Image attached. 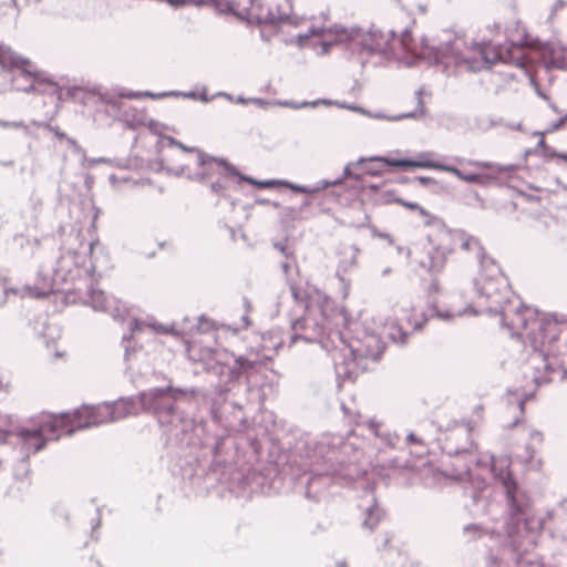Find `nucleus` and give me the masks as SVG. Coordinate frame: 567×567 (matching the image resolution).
<instances>
[{
  "label": "nucleus",
  "mask_w": 567,
  "mask_h": 567,
  "mask_svg": "<svg viewBox=\"0 0 567 567\" xmlns=\"http://www.w3.org/2000/svg\"><path fill=\"white\" fill-rule=\"evenodd\" d=\"M384 514V511L379 506L378 502L373 498V503L365 509V517L362 522V527L368 530H373L381 522Z\"/></svg>",
  "instance_id": "25"
},
{
  "label": "nucleus",
  "mask_w": 567,
  "mask_h": 567,
  "mask_svg": "<svg viewBox=\"0 0 567 567\" xmlns=\"http://www.w3.org/2000/svg\"><path fill=\"white\" fill-rule=\"evenodd\" d=\"M526 318L528 321L527 328L525 330L530 329L528 334L534 336V339H537V336L542 338V342L553 343L558 339L559 328L558 323L564 322V318H559L558 315H546L542 318L538 317L537 310H533L532 312L526 313ZM522 328V326H518ZM517 329V327L515 328ZM524 329V327H523Z\"/></svg>",
  "instance_id": "10"
},
{
  "label": "nucleus",
  "mask_w": 567,
  "mask_h": 567,
  "mask_svg": "<svg viewBox=\"0 0 567 567\" xmlns=\"http://www.w3.org/2000/svg\"><path fill=\"white\" fill-rule=\"evenodd\" d=\"M564 125L565 124L563 123V121L560 118H558L553 124H550V126L547 128L546 133L558 131V130L563 128Z\"/></svg>",
  "instance_id": "59"
},
{
  "label": "nucleus",
  "mask_w": 567,
  "mask_h": 567,
  "mask_svg": "<svg viewBox=\"0 0 567 567\" xmlns=\"http://www.w3.org/2000/svg\"><path fill=\"white\" fill-rule=\"evenodd\" d=\"M424 94V89L423 87H420L415 91V97H416V109L411 111V112H408V113H401V114H398V115H393V116H385L383 113L379 112V113H375V114H372L370 111H369V114H367L368 116L370 117H373V118H378V120H388V121H391V122H396V121H401L403 118H413V120H420L422 118L426 111H425V105H424V102L422 100V95Z\"/></svg>",
  "instance_id": "20"
},
{
  "label": "nucleus",
  "mask_w": 567,
  "mask_h": 567,
  "mask_svg": "<svg viewBox=\"0 0 567 567\" xmlns=\"http://www.w3.org/2000/svg\"><path fill=\"white\" fill-rule=\"evenodd\" d=\"M114 422V410L109 402L103 404L76 409L73 414L61 413L59 415H47L42 419L39 425L27 429L22 427L16 434L4 432L0 436L1 443L10 442V439L16 435L19 442L22 443V449L32 453L43 450L48 441H55L60 437V431L65 432L71 436L78 430H84L92 426ZM30 453H25L21 458V465L24 467L23 474L16 472V476L22 480L28 473L25 467Z\"/></svg>",
  "instance_id": "2"
},
{
  "label": "nucleus",
  "mask_w": 567,
  "mask_h": 567,
  "mask_svg": "<svg viewBox=\"0 0 567 567\" xmlns=\"http://www.w3.org/2000/svg\"><path fill=\"white\" fill-rule=\"evenodd\" d=\"M390 337L393 341L404 344L408 341L409 333L402 328L398 327L393 328V331H391Z\"/></svg>",
  "instance_id": "44"
},
{
  "label": "nucleus",
  "mask_w": 567,
  "mask_h": 567,
  "mask_svg": "<svg viewBox=\"0 0 567 567\" xmlns=\"http://www.w3.org/2000/svg\"><path fill=\"white\" fill-rule=\"evenodd\" d=\"M385 349L384 343L377 333H365L362 340L344 346L333 354V364L338 378L353 379L355 369L364 370L363 360L378 361Z\"/></svg>",
  "instance_id": "6"
},
{
  "label": "nucleus",
  "mask_w": 567,
  "mask_h": 567,
  "mask_svg": "<svg viewBox=\"0 0 567 567\" xmlns=\"http://www.w3.org/2000/svg\"><path fill=\"white\" fill-rule=\"evenodd\" d=\"M405 169L421 168V159H411L405 157Z\"/></svg>",
  "instance_id": "55"
},
{
  "label": "nucleus",
  "mask_w": 567,
  "mask_h": 567,
  "mask_svg": "<svg viewBox=\"0 0 567 567\" xmlns=\"http://www.w3.org/2000/svg\"><path fill=\"white\" fill-rule=\"evenodd\" d=\"M288 10H282L281 6H277V12L272 11L271 9H268L266 14H262L261 12H258L254 16H250L252 24L257 25H275L279 27L284 23H287L290 21V13H291V4L289 3V0H286Z\"/></svg>",
  "instance_id": "18"
},
{
  "label": "nucleus",
  "mask_w": 567,
  "mask_h": 567,
  "mask_svg": "<svg viewBox=\"0 0 567 567\" xmlns=\"http://www.w3.org/2000/svg\"><path fill=\"white\" fill-rule=\"evenodd\" d=\"M209 188L213 194L223 196L224 190L226 189V186L223 183H220L219 181H216V182L210 183Z\"/></svg>",
  "instance_id": "50"
},
{
  "label": "nucleus",
  "mask_w": 567,
  "mask_h": 567,
  "mask_svg": "<svg viewBox=\"0 0 567 567\" xmlns=\"http://www.w3.org/2000/svg\"><path fill=\"white\" fill-rule=\"evenodd\" d=\"M334 104L338 105L339 107L351 110V111H354V112H358L361 114H369L368 110H365L361 106H358V105L347 104L344 102L343 103L334 102Z\"/></svg>",
  "instance_id": "49"
},
{
  "label": "nucleus",
  "mask_w": 567,
  "mask_h": 567,
  "mask_svg": "<svg viewBox=\"0 0 567 567\" xmlns=\"http://www.w3.org/2000/svg\"><path fill=\"white\" fill-rule=\"evenodd\" d=\"M143 352L142 347H124V362L126 364L125 372L127 373L133 368V361Z\"/></svg>",
  "instance_id": "31"
},
{
  "label": "nucleus",
  "mask_w": 567,
  "mask_h": 567,
  "mask_svg": "<svg viewBox=\"0 0 567 567\" xmlns=\"http://www.w3.org/2000/svg\"><path fill=\"white\" fill-rule=\"evenodd\" d=\"M470 503L466 504L473 516H484L489 514V489L485 484L475 486L470 496Z\"/></svg>",
  "instance_id": "17"
},
{
  "label": "nucleus",
  "mask_w": 567,
  "mask_h": 567,
  "mask_svg": "<svg viewBox=\"0 0 567 567\" xmlns=\"http://www.w3.org/2000/svg\"><path fill=\"white\" fill-rule=\"evenodd\" d=\"M293 264H295V260H292V259H287L286 261L281 262L280 267L287 277H288L289 270L292 268Z\"/></svg>",
  "instance_id": "58"
},
{
  "label": "nucleus",
  "mask_w": 567,
  "mask_h": 567,
  "mask_svg": "<svg viewBox=\"0 0 567 567\" xmlns=\"http://www.w3.org/2000/svg\"><path fill=\"white\" fill-rule=\"evenodd\" d=\"M31 61L14 53L10 48L0 44V66L13 73L11 79L16 90L22 92L37 91L35 84L43 81V73L29 69Z\"/></svg>",
  "instance_id": "8"
},
{
  "label": "nucleus",
  "mask_w": 567,
  "mask_h": 567,
  "mask_svg": "<svg viewBox=\"0 0 567 567\" xmlns=\"http://www.w3.org/2000/svg\"><path fill=\"white\" fill-rule=\"evenodd\" d=\"M144 97H150L152 100H161L168 96H177V93H174V91H167V92H161V93H154L151 91H143Z\"/></svg>",
  "instance_id": "47"
},
{
  "label": "nucleus",
  "mask_w": 567,
  "mask_h": 567,
  "mask_svg": "<svg viewBox=\"0 0 567 567\" xmlns=\"http://www.w3.org/2000/svg\"><path fill=\"white\" fill-rule=\"evenodd\" d=\"M415 179L423 186H437L439 183L432 178V177H427V176H417L415 177Z\"/></svg>",
  "instance_id": "52"
},
{
  "label": "nucleus",
  "mask_w": 567,
  "mask_h": 567,
  "mask_svg": "<svg viewBox=\"0 0 567 567\" xmlns=\"http://www.w3.org/2000/svg\"><path fill=\"white\" fill-rule=\"evenodd\" d=\"M369 429L377 435L380 436L389 446H395L399 435L396 433L381 431V424L375 420H370Z\"/></svg>",
  "instance_id": "28"
},
{
  "label": "nucleus",
  "mask_w": 567,
  "mask_h": 567,
  "mask_svg": "<svg viewBox=\"0 0 567 567\" xmlns=\"http://www.w3.org/2000/svg\"><path fill=\"white\" fill-rule=\"evenodd\" d=\"M217 329V323L205 315L198 317L197 330L200 333H207Z\"/></svg>",
  "instance_id": "35"
},
{
  "label": "nucleus",
  "mask_w": 567,
  "mask_h": 567,
  "mask_svg": "<svg viewBox=\"0 0 567 567\" xmlns=\"http://www.w3.org/2000/svg\"><path fill=\"white\" fill-rule=\"evenodd\" d=\"M394 203L402 205L411 210H417L422 216H429V213L425 208H423L421 205H419L415 202H408L401 197H395L393 199Z\"/></svg>",
  "instance_id": "41"
},
{
  "label": "nucleus",
  "mask_w": 567,
  "mask_h": 567,
  "mask_svg": "<svg viewBox=\"0 0 567 567\" xmlns=\"http://www.w3.org/2000/svg\"><path fill=\"white\" fill-rule=\"evenodd\" d=\"M145 326H146V323L143 322L142 320H140L137 318H132L128 323L130 334L128 336L124 334L122 337V341L123 342L130 341L132 339L133 334L136 332L143 331Z\"/></svg>",
  "instance_id": "37"
},
{
  "label": "nucleus",
  "mask_w": 567,
  "mask_h": 567,
  "mask_svg": "<svg viewBox=\"0 0 567 567\" xmlns=\"http://www.w3.org/2000/svg\"><path fill=\"white\" fill-rule=\"evenodd\" d=\"M380 537L381 540L379 543V547L385 548L388 544L391 542L392 535L390 533H384Z\"/></svg>",
  "instance_id": "57"
},
{
  "label": "nucleus",
  "mask_w": 567,
  "mask_h": 567,
  "mask_svg": "<svg viewBox=\"0 0 567 567\" xmlns=\"http://www.w3.org/2000/svg\"><path fill=\"white\" fill-rule=\"evenodd\" d=\"M165 140L167 141L169 146H176V147L181 148L183 152H187V153L196 152L197 153V165H199V154L204 153L203 151H200L197 147H189L187 145H184L182 142H179L178 140H176L173 136H166Z\"/></svg>",
  "instance_id": "38"
},
{
  "label": "nucleus",
  "mask_w": 567,
  "mask_h": 567,
  "mask_svg": "<svg viewBox=\"0 0 567 567\" xmlns=\"http://www.w3.org/2000/svg\"><path fill=\"white\" fill-rule=\"evenodd\" d=\"M89 93L97 96L101 103L109 105L114 110H120L121 107L118 99L137 100L144 97L143 91H128L125 89H118L115 91V93H110L103 92L99 85L91 87Z\"/></svg>",
  "instance_id": "16"
},
{
  "label": "nucleus",
  "mask_w": 567,
  "mask_h": 567,
  "mask_svg": "<svg viewBox=\"0 0 567 567\" xmlns=\"http://www.w3.org/2000/svg\"><path fill=\"white\" fill-rule=\"evenodd\" d=\"M430 317H436V318H440L442 320H450L453 315L452 312L450 311H441L437 309V307L435 305H433L430 309Z\"/></svg>",
  "instance_id": "48"
},
{
  "label": "nucleus",
  "mask_w": 567,
  "mask_h": 567,
  "mask_svg": "<svg viewBox=\"0 0 567 567\" xmlns=\"http://www.w3.org/2000/svg\"><path fill=\"white\" fill-rule=\"evenodd\" d=\"M282 186L287 187L288 189H290L291 192L297 193V194L311 195L310 186H307V185H300V184H296V183H292L289 181H284Z\"/></svg>",
  "instance_id": "43"
},
{
  "label": "nucleus",
  "mask_w": 567,
  "mask_h": 567,
  "mask_svg": "<svg viewBox=\"0 0 567 567\" xmlns=\"http://www.w3.org/2000/svg\"><path fill=\"white\" fill-rule=\"evenodd\" d=\"M463 532L470 539H476L483 535V528L478 524H467L463 527Z\"/></svg>",
  "instance_id": "42"
},
{
  "label": "nucleus",
  "mask_w": 567,
  "mask_h": 567,
  "mask_svg": "<svg viewBox=\"0 0 567 567\" xmlns=\"http://www.w3.org/2000/svg\"><path fill=\"white\" fill-rule=\"evenodd\" d=\"M364 162H369V159L361 157L354 164H352V163L347 164L344 166V168H343V174H342V176L340 178H343V181L344 179L361 181L362 179V175L358 174V173H354L352 171V166H360Z\"/></svg>",
  "instance_id": "32"
},
{
  "label": "nucleus",
  "mask_w": 567,
  "mask_h": 567,
  "mask_svg": "<svg viewBox=\"0 0 567 567\" xmlns=\"http://www.w3.org/2000/svg\"><path fill=\"white\" fill-rule=\"evenodd\" d=\"M208 161H217L220 167L224 169L223 176L224 177H238L240 182H247L249 184H252L259 188H270L275 185H281L282 186V179H266V181H258L255 179L248 175L241 174L236 166L230 164L226 158L223 157H215L206 153L199 154V165H206Z\"/></svg>",
  "instance_id": "14"
},
{
  "label": "nucleus",
  "mask_w": 567,
  "mask_h": 567,
  "mask_svg": "<svg viewBox=\"0 0 567 567\" xmlns=\"http://www.w3.org/2000/svg\"><path fill=\"white\" fill-rule=\"evenodd\" d=\"M220 467V463L215 461L210 463L207 475H213L215 481H218L217 470Z\"/></svg>",
  "instance_id": "56"
},
{
  "label": "nucleus",
  "mask_w": 567,
  "mask_h": 567,
  "mask_svg": "<svg viewBox=\"0 0 567 567\" xmlns=\"http://www.w3.org/2000/svg\"><path fill=\"white\" fill-rule=\"evenodd\" d=\"M336 34L337 42H349L355 45L360 52L369 54H391L398 48L408 50L412 38V32L404 29L398 34L392 29L384 30L381 27L372 24L368 30L359 25L350 28L336 25L330 29Z\"/></svg>",
  "instance_id": "4"
},
{
  "label": "nucleus",
  "mask_w": 567,
  "mask_h": 567,
  "mask_svg": "<svg viewBox=\"0 0 567 567\" xmlns=\"http://www.w3.org/2000/svg\"><path fill=\"white\" fill-rule=\"evenodd\" d=\"M110 404L112 405V410H114V422L130 414H137L141 410L138 394L136 396L121 398Z\"/></svg>",
  "instance_id": "21"
},
{
  "label": "nucleus",
  "mask_w": 567,
  "mask_h": 567,
  "mask_svg": "<svg viewBox=\"0 0 567 567\" xmlns=\"http://www.w3.org/2000/svg\"><path fill=\"white\" fill-rule=\"evenodd\" d=\"M330 481V476L323 473H316L308 476L306 481V497L317 501L319 494L329 485Z\"/></svg>",
  "instance_id": "22"
},
{
  "label": "nucleus",
  "mask_w": 567,
  "mask_h": 567,
  "mask_svg": "<svg viewBox=\"0 0 567 567\" xmlns=\"http://www.w3.org/2000/svg\"><path fill=\"white\" fill-rule=\"evenodd\" d=\"M421 164H422L421 168H432V169L441 171V167H442V163L430 161V159L421 161Z\"/></svg>",
  "instance_id": "53"
},
{
  "label": "nucleus",
  "mask_w": 567,
  "mask_h": 567,
  "mask_svg": "<svg viewBox=\"0 0 567 567\" xmlns=\"http://www.w3.org/2000/svg\"><path fill=\"white\" fill-rule=\"evenodd\" d=\"M249 7L244 8L241 11H237L233 3L227 2L225 9L221 10L223 13L226 14H234L237 19L240 21L247 22V24H252L251 18H250V10L252 8H256L257 10L261 11V4L255 3V0H248Z\"/></svg>",
  "instance_id": "27"
},
{
  "label": "nucleus",
  "mask_w": 567,
  "mask_h": 567,
  "mask_svg": "<svg viewBox=\"0 0 567 567\" xmlns=\"http://www.w3.org/2000/svg\"><path fill=\"white\" fill-rule=\"evenodd\" d=\"M558 154H559V152H557L556 150H554L553 147H550L548 145L543 151V155L545 157H557Z\"/></svg>",
  "instance_id": "61"
},
{
  "label": "nucleus",
  "mask_w": 567,
  "mask_h": 567,
  "mask_svg": "<svg viewBox=\"0 0 567 567\" xmlns=\"http://www.w3.org/2000/svg\"><path fill=\"white\" fill-rule=\"evenodd\" d=\"M408 444H417L421 442V440L413 433H409L406 436Z\"/></svg>",
  "instance_id": "64"
},
{
  "label": "nucleus",
  "mask_w": 567,
  "mask_h": 567,
  "mask_svg": "<svg viewBox=\"0 0 567 567\" xmlns=\"http://www.w3.org/2000/svg\"><path fill=\"white\" fill-rule=\"evenodd\" d=\"M258 360H251L245 355H238L235 358V364L233 367L227 368V378L228 382L231 384H238V386H244L245 391L249 394L259 393L258 389H252L249 385L248 378L258 367Z\"/></svg>",
  "instance_id": "12"
},
{
  "label": "nucleus",
  "mask_w": 567,
  "mask_h": 567,
  "mask_svg": "<svg viewBox=\"0 0 567 567\" xmlns=\"http://www.w3.org/2000/svg\"><path fill=\"white\" fill-rule=\"evenodd\" d=\"M343 183V178H336L333 181L321 179L316 185L310 186L311 195L317 194L326 188L339 186Z\"/></svg>",
  "instance_id": "33"
},
{
  "label": "nucleus",
  "mask_w": 567,
  "mask_h": 567,
  "mask_svg": "<svg viewBox=\"0 0 567 567\" xmlns=\"http://www.w3.org/2000/svg\"><path fill=\"white\" fill-rule=\"evenodd\" d=\"M461 248L467 251H475L476 259L483 269L493 266L498 270L495 260L486 255L484 247L476 237L463 233Z\"/></svg>",
  "instance_id": "19"
},
{
  "label": "nucleus",
  "mask_w": 567,
  "mask_h": 567,
  "mask_svg": "<svg viewBox=\"0 0 567 567\" xmlns=\"http://www.w3.org/2000/svg\"><path fill=\"white\" fill-rule=\"evenodd\" d=\"M465 41L463 38L455 37L453 40L449 39L441 42L439 45H429L425 41L422 42L423 56L432 64H455L468 65L473 70L471 60L463 54Z\"/></svg>",
  "instance_id": "9"
},
{
  "label": "nucleus",
  "mask_w": 567,
  "mask_h": 567,
  "mask_svg": "<svg viewBox=\"0 0 567 567\" xmlns=\"http://www.w3.org/2000/svg\"><path fill=\"white\" fill-rule=\"evenodd\" d=\"M445 260V251L434 247L427 252L426 258L420 262V266L432 275H437L443 270Z\"/></svg>",
  "instance_id": "23"
},
{
  "label": "nucleus",
  "mask_w": 567,
  "mask_h": 567,
  "mask_svg": "<svg viewBox=\"0 0 567 567\" xmlns=\"http://www.w3.org/2000/svg\"><path fill=\"white\" fill-rule=\"evenodd\" d=\"M320 103H323V104H327V105H331L332 104V102L330 100H317V101H313V102H302V103H296L293 101L279 102L280 105L288 106V107H291V109H301V107H307V106L315 107V106H317Z\"/></svg>",
  "instance_id": "36"
},
{
  "label": "nucleus",
  "mask_w": 567,
  "mask_h": 567,
  "mask_svg": "<svg viewBox=\"0 0 567 567\" xmlns=\"http://www.w3.org/2000/svg\"><path fill=\"white\" fill-rule=\"evenodd\" d=\"M465 437H466L465 444L462 446H454L451 442V439H449L443 446L444 453L451 457H453V456H457V457L473 456L474 451H475V445L472 441L468 440V437H470L468 432L465 433Z\"/></svg>",
  "instance_id": "24"
},
{
  "label": "nucleus",
  "mask_w": 567,
  "mask_h": 567,
  "mask_svg": "<svg viewBox=\"0 0 567 567\" xmlns=\"http://www.w3.org/2000/svg\"><path fill=\"white\" fill-rule=\"evenodd\" d=\"M474 286L480 300L484 299L487 302L486 311L489 315L501 316V324L511 330L522 326L527 328L528 321L526 318L527 312H532V308L519 305L512 306L508 282L505 277H487L475 279Z\"/></svg>",
  "instance_id": "5"
},
{
  "label": "nucleus",
  "mask_w": 567,
  "mask_h": 567,
  "mask_svg": "<svg viewBox=\"0 0 567 567\" xmlns=\"http://www.w3.org/2000/svg\"><path fill=\"white\" fill-rule=\"evenodd\" d=\"M87 293L90 305L95 311L110 313L115 321H124L126 310L121 307L114 297H109L103 290L95 289L92 286L89 288Z\"/></svg>",
  "instance_id": "15"
},
{
  "label": "nucleus",
  "mask_w": 567,
  "mask_h": 567,
  "mask_svg": "<svg viewBox=\"0 0 567 567\" xmlns=\"http://www.w3.org/2000/svg\"><path fill=\"white\" fill-rule=\"evenodd\" d=\"M527 44L526 35L522 37L518 41H508L499 44L492 59L487 54H483V60L494 64L496 62H505L518 68L525 66V56L523 54V47Z\"/></svg>",
  "instance_id": "13"
},
{
  "label": "nucleus",
  "mask_w": 567,
  "mask_h": 567,
  "mask_svg": "<svg viewBox=\"0 0 567 567\" xmlns=\"http://www.w3.org/2000/svg\"><path fill=\"white\" fill-rule=\"evenodd\" d=\"M315 32V29L311 28L310 32L308 33H300L297 35L296 42L299 47H303L305 43L309 40L310 34Z\"/></svg>",
  "instance_id": "54"
},
{
  "label": "nucleus",
  "mask_w": 567,
  "mask_h": 567,
  "mask_svg": "<svg viewBox=\"0 0 567 567\" xmlns=\"http://www.w3.org/2000/svg\"><path fill=\"white\" fill-rule=\"evenodd\" d=\"M529 436L532 440L537 441L538 443L543 442V434H542V432H539L537 430H533L530 432Z\"/></svg>",
  "instance_id": "63"
},
{
  "label": "nucleus",
  "mask_w": 567,
  "mask_h": 567,
  "mask_svg": "<svg viewBox=\"0 0 567 567\" xmlns=\"http://www.w3.org/2000/svg\"><path fill=\"white\" fill-rule=\"evenodd\" d=\"M79 258L80 256L75 250H68L58 257L56 265L51 269L52 276L50 281H45L43 287L24 286L20 290H4V295L12 292L20 293L21 297L43 299L55 288L60 289L61 285L73 281L78 276H80L81 269H79Z\"/></svg>",
  "instance_id": "7"
},
{
  "label": "nucleus",
  "mask_w": 567,
  "mask_h": 567,
  "mask_svg": "<svg viewBox=\"0 0 567 567\" xmlns=\"http://www.w3.org/2000/svg\"><path fill=\"white\" fill-rule=\"evenodd\" d=\"M468 164L472 166H476V167L485 168V169L496 168L498 173L513 172L517 168V166L513 165V164L495 165L492 162L474 161V159L468 161Z\"/></svg>",
  "instance_id": "29"
},
{
  "label": "nucleus",
  "mask_w": 567,
  "mask_h": 567,
  "mask_svg": "<svg viewBox=\"0 0 567 567\" xmlns=\"http://www.w3.org/2000/svg\"><path fill=\"white\" fill-rule=\"evenodd\" d=\"M291 296L296 302L300 303L305 310L308 309L307 292L296 285L290 284Z\"/></svg>",
  "instance_id": "39"
},
{
  "label": "nucleus",
  "mask_w": 567,
  "mask_h": 567,
  "mask_svg": "<svg viewBox=\"0 0 567 567\" xmlns=\"http://www.w3.org/2000/svg\"><path fill=\"white\" fill-rule=\"evenodd\" d=\"M274 248L277 249L278 251H280L286 259H292L295 260V254L293 251L286 245V244H282V243H274Z\"/></svg>",
  "instance_id": "46"
},
{
  "label": "nucleus",
  "mask_w": 567,
  "mask_h": 567,
  "mask_svg": "<svg viewBox=\"0 0 567 567\" xmlns=\"http://www.w3.org/2000/svg\"><path fill=\"white\" fill-rule=\"evenodd\" d=\"M214 97H216V96L215 95L208 96L207 89L205 86L203 87V92L198 95V100H200L202 102H205V103L212 101Z\"/></svg>",
  "instance_id": "62"
},
{
  "label": "nucleus",
  "mask_w": 567,
  "mask_h": 567,
  "mask_svg": "<svg viewBox=\"0 0 567 567\" xmlns=\"http://www.w3.org/2000/svg\"><path fill=\"white\" fill-rule=\"evenodd\" d=\"M223 444H224V439L223 437L219 436V437H215L214 439V443L210 446V452L214 455V458H216L218 456L219 451H220Z\"/></svg>",
  "instance_id": "51"
},
{
  "label": "nucleus",
  "mask_w": 567,
  "mask_h": 567,
  "mask_svg": "<svg viewBox=\"0 0 567 567\" xmlns=\"http://www.w3.org/2000/svg\"><path fill=\"white\" fill-rule=\"evenodd\" d=\"M213 163H215L218 166H220L217 161H208L206 165H198L199 167L203 168L202 172H198V173H195V174H188L186 177L189 181H195V182L204 183L206 179H208L213 175V171H212V167H210V165Z\"/></svg>",
  "instance_id": "30"
},
{
  "label": "nucleus",
  "mask_w": 567,
  "mask_h": 567,
  "mask_svg": "<svg viewBox=\"0 0 567 567\" xmlns=\"http://www.w3.org/2000/svg\"><path fill=\"white\" fill-rule=\"evenodd\" d=\"M147 326L153 331H155L156 333H159V334H174L175 333V330L173 327L163 326V324L156 323V322L148 323Z\"/></svg>",
  "instance_id": "45"
},
{
  "label": "nucleus",
  "mask_w": 567,
  "mask_h": 567,
  "mask_svg": "<svg viewBox=\"0 0 567 567\" xmlns=\"http://www.w3.org/2000/svg\"><path fill=\"white\" fill-rule=\"evenodd\" d=\"M200 393L198 388H179L172 384L152 388L138 393L141 410L154 415L167 430V444L178 456H188L200 445L204 427L195 419L179 411L177 402H192Z\"/></svg>",
  "instance_id": "1"
},
{
  "label": "nucleus",
  "mask_w": 567,
  "mask_h": 567,
  "mask_svg": "<svg viewBox=\"0 0 567 567\" xmlns=\"http://www.w3.org/2000/svg\"><path fill=\"white\" fill-rule=\"evenodd\" d=\"M324 333V327L317 319L309 316H300L291 321V336L289 347L298 340L306 343L320 342Z\"/></svg>",
  "instance_id": "11"
},
{
  "label": "nucleus",
  "mask_w": 567,
  "mask_h": 567,
  "mask_svg": "<svg viewBox=\"0 0 567 567\" xmlns=\"http://www.w3.org/2000/svg\"><path fill=\"white\" fill-rule=\"evenodd\" d=\"M369 162H381L384 165H388L391 167L405 169V163H403V162H405V158H390V157H385V156H374V157L369 158Z\"/></svg>",
  "instance_id": "34"
},
{
  "label": "nucleus",
  "mask_w": 567,
  "mask_h": 567,
  "mask_svg": "<svg viewBox=\"0 0 567 567\" xmlns=\"http://www.w3.org/2000/svg\"><path fill=\"white\" fill-rule=\"evenodd\" d=\"M441 171L451 173L455 175L458 179L473 184H484L485 179L489 177L477 173H464L457 167L447 164H442Z\"/></svg>",
  "instance_id": "26"
},
{
  "label": "nucleus",
  "mask_w": 567,
  "mask_h": 567,
  "mask_svg": "<svg viewBox=\"0 0 567 567\" xmlns=\"http://www.w3.org/2000/svg\"><path fill=\"white\" fill-rule=\"evenodd\" d=\"M174 93H177V96H183L186 99H192V100L198 99V95L195 91H189V92L174 91Z\"/></svg>",
  "instance_id": "60"
},
{
  "label": "nucleus",
  "mask_w": 567,
  "mask_h": 567,
  "mask_svg": "<svg viewBox=\"0 0 567 567\" xmlns=\"http://www.w3.org/2000/svg\"><path fill=\"white\" fill-rule=\"evenodd\" d=\"M213 1L214 0H167V3L171 7L177 9V8H182L186 4H194L196 7H203V6L209 4Z\"/></svg>",
  "instance_id": "40"
},
{
  "label": "nucleus",
  "mask_w": 567,
  "mask_h": 567,
  "mask_svg": "<svg viewBox=\"0 0 567 567\" xmlns=\"http://www.w3.org/2000/svg\"><path fill=\"white\" fill-rule=\"evenodd\" d=\"M495 477L501 482L505 492L509 515L506 522L507 538L503 544V550L512 555L517 567H538L537 561L528 555V550L534 544L527 522L530 499L518 486L511 472L501 471L495 474Z\"/></svg>",
  "instance_id": "3"
}]
</instances>
